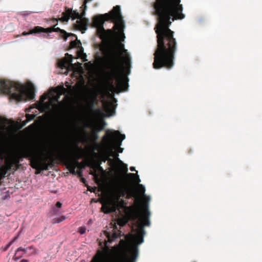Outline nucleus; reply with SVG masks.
<instances>
[{
	"label": "nucleus",
	"mask_w": 262,
	"mask_h": 262,
	"mask_svg": "<svg viewBox=\"0 0 262 262\" xmlns=\"http://www.w3.org/2000/svg\"><path fill=\"white\" fill-rule=\"evenodd\" d=\"M73 57L71 55L67 53L66 57L62 58L58 62V66L62 69H66L67 71L70 70L74 68V64L72 63ZM68 71L65 72L64 74H67Z\"/></svg>",
	"instance_id": "obj_14"
},
{
	"label": "nucleus",
	"mask_w": 262,
	"mask_h": 262,
	"mask_svg": "<svg viewBox=\"0 0 262 262\" xmlns=\"http://www.w3.org/2000/svg\"><path fill=\"white\" fill-rule=\"evenodd\" d=\"M71 46L73 48H80V50H79V52H83V49L81 47V43L80 41V40H76L75 41H72L71 43Z\"/></svg>",
	"instance_id": "obj_18"
},
{
	"label": "nucleus",
	"mask_w": 262,
	"mask_h": 262,
	"mask_svg": "<svg viewBox=\"0 0 262 262\" xmlns=\"http://www.w3.org/2000/svg\"><path fill=\"white\" fill-rule=\"evenodd\" d=\"M129 195H132V196L134 195V193L133 192H129Z\"/></svg>",
	"instance_id": "obj_32"
},
{
	"label": "nucleus",
	"mask_w": 262,
	"mask_h": 262,
	"mask_svg": "<svg viewBox=\"0 0 262 262\" xmlns=\"http://www.w3.org/2000/svg\"><path fill=\"white\" fill-rule=\"evenodd\" d=\"M52 32H60L61 34H62L64 37L65 38V40H66L68 38L67 33V32L64 31L63 30L60 29L59 28L57 27L55 28L54 27H51V28H48L47 29H43L40 27H36L34 29L30 31L29 32L25 33L24 32L23 33V35H27L32 34L33 33H41V32H46V33H50Z\"/></svg>",
	"instance_id": "obj_12"
},
{
	"label": "nucleus",
	"mask_w": 262,
	"mask_h": 262,
	"mask_svg": "<svg viewBox=\"0 0 262 262\" xmlns=\"http://www.w3.org/2000/svg\"><path fill=\"white\" fill-rule=\"evenodd\" d=\"M86 228L85 227H80L78 229V232L81 235L85 233Z\"/></svg>",
	"instance_id": "obj_21"
},
{
	"label": "nucleus",
	"mask_w": 262,
	"mask_h": 262,
	"mask_svg": "<svg viewBox=\"0 0 262 262\" xmlns=\"http://www.w3.org/2000/svg\"><path fill=\"white\" fill-rule=\"evenodd\" d=\"M85 67L89 73H94L96 71V66L91 62L85 63Z\"/></svg>",
	"instance_id": "obj_17"
},
{
	"label": "nucleus",
	"mask_w": 262,
	"mask_h": 262,
	"mask_svg": "<svg viewBox=\"0 0 262 262\" xmlns=\"http://www.w3.org/2000/svg\"><path fill=\"white\" fill-rule=\"evenodd\" d=\"M62 206V204L60 202H57L56 203V206L58 208H60Z\"/></svg>",
	"instance_id": "obj_27"
},
{
	"label": "nucleus",
	"mask_w": 262,
	"mask_h": 262,
	"mask_svg": "<svg viewBox=\"0 0 262 262\" xmlns=\"http://www.w3.org/2000/svg\"><path fill=\"white\" fill-rule=\"evenodd\" d=\"M85 57H86V54H83V55L82 56H81V58H82V59H84V58H85Z\"/></svg>",
	"instance_id": "obj_31"
},
{
	"label": "nucleus",
	"mask_w": 262,
	"mask_h": 262,
	"mask_svg": "<svg viewBox=\"0 0 262 262\" xmlns=\"http://www.w3.org/2000/svg\"><path fill=\"white\" fill-rule=\"evenodd\" d=\"M76 150H59L60 154L68 157V159L67 164V168L73 174H76V173L75 169L77 165L79 164L78 159L80 157L79 152L81 150V149L79 148L77 145L76 146Z\"/></svg>",
	"instance_id": "obj_10"
},
{
	"label": "nucleus",
	"mask_w": 262,
	"mask_h": 262,
	"mask_svg": "<svg viewBox=\"0 0 262 262\" xmlns=\"http://www.w3.org/2000/svg\"><path fill=\"white\" fill-rule=\"evenodd\" d=\"M66 219V217L64 216H62L61 217L58 218L56 221L54 222V223H59Z\"/></svg>",
	"instance_id": "obj_22"
},
{
	"label": "nucleus",
	"mask_w": 262,
	"mask_h": 262,
	"mask_svg": "<svg viewBox=\"0 0 262 262\" xmlns=\"http://www.w3.org/2000/svg\"><path fill=\"white\" fill-rule=\"evenodd\" d=\"M127 192V189L125 187L120 184L115 185L112 190L111 195L101 202L102 211L105 213H110L115 212L119 207L123 208L125 203L120 198L124 197Z\"/></svg>",
	"instance_id": "obj_6"
},
{
	"label": "nucleus",
	"mask_w": 262,
	"mask_h": 262,
	"mask_svg": "<svg viewBox=\"0 0 262 262\" xmlns=\"http://www.w3.org/2000/svg\"><path fill=\"white\" fill-rule=\"evenodd\" d=\"M32 166L34 168H38L39 167L41 166V164L40 162L36 161L34 163L32 164Z\"/></svg>",
	"instance_id": "obj_20"
},
{
	"label": "nucleus",
	"mask_w": 262,
	"mask_h": 262,
	"mask_svg": "<svg viewBox=\"0 0 262 262\" xmlns=\"http://www.w3.org/2000/svg\"><path fill=\"white\" fill-rule=\"evenodd\" d=\"M70 18L72 20L76 19L74 24L76 29L81 31L82 33L87 30L89 25L88 19L80 16L78 12L69 9L66 12L62 13L61 19L63 21H68Z\"/></svg>",
	"instance_id": "obj_9"
},
{
	"label": "nucleus",
	"mask_w": 262,
	"mask_h": 262,
	"mask_svg": "<svg viewBox=\"0 0 262 262\" xmlns=\"http://www.w3.org/2000/svg\"><path fill=\"white\" fill-rule=\"evenodd\" d=\"M125 138V135L121 134L119 131H112L108 129L106 131V135L103 137V141L106 148L114 154V156L115 158H117L119 155L117 153H114L113 149H116L118 152L122 153L123 148L120 146Z\"/></svg>",
	"instance_id": "obj_8"
},
{
	"label": "nucleus",
	"mask_w": 262,
	"mask_h": 262,
	"mask_svg": "<svg viewBox=\"0 0 262 262\" xmlns=\"http://www.w3.org/2000/svg\"><path fill=\"white\" fill-rule=\"evenodd\" d=\"M138 191L140 193L141 196L144 200V204L143 210L141 211L139 209H137L133 213V218L136 220L135 226L133 228V230L135 231V233L129 234L126 235L125 237L128 236H136L137 240L139 242L138 244H142L144 242V235L145 234V231L144 229V226H149L150 223L149 217L150 214L149 211L148 210V203L150 200V196H147L145 192V187L142 184L138 185Z\"/></svg>",
	"instance_id": "obj_4"
},
{
	"label": "nucleus",
	"mask_w": 262,
	"mask_h": 262,
	"mask_svg": "<svg viewBox=\"0 0 262 262\" xmlns=\"http://www.w3.org/2000/svg\"><path fill=\"white\" fill-rule=\"evenodd\" d=\"M34 117H35V115H34L27 114L26 115L27 120L25 121V122L24 123V125H25L26 123H27L29 121H30L32 120H33Z\"/></svg>",
	"instance_id": "obj_19"
},
{
	"label": "nucleus",
	"mask_w": 262,
	"mask_h": 262,
	"mask_svg": "<svg viewBox=\"0 0 262 262\" xmlns=\"http://www.w3.org/2000/svg\"><path fill=\"white\" fill-rule=\"evenodd\" d=\"M105 235L106 238L107 239V242H106L105 246L106 247H108L107 245V243L108 242L110 243H112L114 241H115L117 238L121 236V232L117 233L116 231H113V232H105Z\"/></svg>",
	"instance_id": "obj_16"
},
{
	"label": "nucleus",
	"mask_w": 262,
	"mask_h": 262,
	"mask_svg": "<svg viewBox=\"0 0 262 262\" xmlns=\"http://www.w3.org/2000/svg\"><path fill=\"white\" fill-rule=\"evenodd\" d=\"M136 236H128L121 239L117 247V253L99 250L91 262H136L139 254V241Z\"/></svg>",
	"instance_id": "obj_3"
},
{
	"label": "nucleus",
	"mask_w": 262,
	"mask_h": 262,
	"mask_svg": "<svg viewBox=\"0 0 262 262\" xmlns=\"http://www.w3.org/2000/svg\"><path fill=\"white\" fill-rule=\"evenodd\" d=\"M92 25L97 29V33L104 42L110 43L117 37V49L108 53L105 57L103 67L106 70L104 74V85L110 100L102 102L105 114L100 108L97 112L102 116L110 117L115 113L117 100L113 94L126 91L128 83L126 78L119 74L123 68L126 74H129L131 68V57L121 43L125 38L123 33L124 22L120 12V7L116 6L108 13L96 16L93 18Z\"/></svg>",
	"instance_id": "obj_1"
},
{
	"label": "nucleus",
	"mask_w": 262,
	"mask_h": 262,
	"mask_svg": "<svg viewBox=\"0 0 262 262\" xmlns=\"http://www.w3.org/2000/svg\"><path fill=\"white\" fill-rule=\"evenodd\" d=\"M130 174H131L132 176H134L135 175V174H134V173H131Z\"/></svg>",
	"instance_id": "obj_34"
},
{
	"label": "nucleus",
	"mask_w": 262,
	"mask_h": 262,
	"mask_svg": "<svg viewBox=\"0 0 262 262\" xmlns=\"http://www.w3.org/2000/svg\"><path fill=\"white\" fill-rule=\"evenodd\" d=\"M43 169H48V166H47L46 164L44 165H43Z\"/></svg>",
	"instance_id": "obj_29"
},
{
	"label": "nucleus",
	"mask_w": 262,
	"mask_h": 262,
	"mask_svg": "<svg viewBox=\"0 0 262 262\" xmlns=\"http://www.w3.org/2000/svg\"><path fill=\"white\" fill-rule=\"evenodd\" d=\"M20 253H21V254H23V255H24V254H26V253H24V252H20Z\"/></svg>",
	"instance_id": "obj_33"
},
{
	"label": "nucleus",
	"mask_w": 262,
	"mask_h": 262,
	"mask_svg": "<svg viewBox=\"0 0 262 262\" xmlns=\"http://www.w3.org/2000/svg\"><path fill=\"white\" fill-rule=\"evenodd\" d=\"M66 92V89L63 85L51 89L49 93L45 94L41 96L39 101L34 104V108L38 109L40 112L50 111L52 103L54 101H58L60 96Z\"/></svg>",
	"instance_id": "obj_7"
},
{
	"label": "nucleus",
	"mask_w": 262,
	"mask_h": 262,
	"mask_svg": "<svg viewBox=\"0 0 262 262\" xmlns=\"http://www.w3.org/2000/svg\"><path fill=\"white\" fill-rule=\"evenodd\" d=\"M20 252H24L28 256H32L37 253L38 250L34 246H30L26 248L20 247L15 251V254L13 257L14 260L16 261L23 257V254H21Z\"/></svg>",
	"instance_id": "obj_13"
},
{
	"label": "nucleus",
	"mask_w": 262,
	"mask_h": 262,
	"mask_svg": "<svg viewBox=\"0 0 262 262\" xmlns=\"http://www.w3.org/2000/svg\"><path fill=\"white\" fill-rule=\"evenodd\" d=\"M88 1L90 2V1H92V0H88Z\"/></svg>",
	"instance_id": "obj_35"
},
{
	"label": "nucleus",
	"mask_w": 262,
	"mask_h": 262,
	"mask_svg": "<svg viewBox=\"0 0 262 262\" xmlns=\"http://www.w3.org/2000/svg\"><path fill=\"white\" fill-rule=\"evenodd\" d=\"M77 128V125L75 122H73L71 126L72 129H75Z\"/></svg>",
	"instance_id": "obj_24"
},
{
	"label": "nucleus",
	"mask_w": 262,
	"mask_h": 262,
	"mask_svg": "<svg viewBox=\"0 0 262 262\" xmlns=\"http://www.w3.org/2000/svg\"><path fill=\"white\" fill-rule=\"evenodd\" d=\"M18 237H19V235H17V236H15L13 238V239L12 241H11V242H12V243L13 244L15 241H16L17 240Z\"/></svg>",
	"instance_id": "obj_26"
},
{
	"label": "nucleus",
	"mask_w": 262,
	"mask_h": 262,
	"mask_svg": "<svg viewBox=\"0 0 262 262\" xmlns=\"http://www.w3.org/2000/svg\"><path fill=\"white\" fill-rule=\"evenodd\" d=\"M8 130V127L5 121L0 118V138L5 136V132ZM5 150L0 148V161L5 160V165L8 169H11L14 164L19 163L18 159L14 155H10L7 157L5 156Z\"/></svg>",
	"instance_id": "obj_11"
},
{
	"label": "nucleus",
	"mask_w": 262,
	"mask_h": 262,
	"mask_svg": "<svg viewBox=\"0 0 262 262\" xmlns=\"http://www.w3.org/2000/svg\"><path fill=\"white\" fill-rule=\"evenodd\" d=\"M98 93L97 92L93 91L90 93L89 97H84V101L91 107L94 105L95 102L97 99Z\"/></svg>",
	"instance_id": "obj_15"
},
{
	"label": "nucleus",
	"mask_w": 262,
	"mask_h": 262,
	"mask_svg": "<svg viewBox=\"0 0 262 262\" xmlns=\"http://www.w3.org/2000/svg\"><path fill=\"white\" fill-rule=\"evenodd\" d=\"M130 170L132 171H135V167L132 166V167H130Z\"/></svg>",
	"instance_id": "obj_28"
},
{
	"label": "nucleus",
	"mask_w": 262,
	"mask_h": 262,
	"mask_svg": "<svg viewBox=\"0 0 262 262\" xmlns=\"http://www.w3.org/2000/svg\"><path fill=\"white\" fill-rule=\"evenodd\" d=\"M136 176H137V178H136V182L137 183V184H138V185L139 184H140L139 183L141 182V180H140L138 174H137Z\"/></svg>",
	"instance_id": "obj_25"
},
{
	"label": "nucleus",
	"mask_w": 262,
	"mask_h": 262,
	"mask_svg": "<svg viewBox=\"0 0 262 262\" xmlns=\"http://www.w3.org/2000/svg\"><path fill=\"white\" fill-rule=\"evenodd\" d=\"M180 2L181 0H156L153 5L155 14L158 19L155 28L158 43L154 53L153 67L155 69L163 67L171 69L174 65L177 42L173 37L174 32L169 28L171 21L185 17Z\"/></svg>",
	"instance_id": "obj_2"
},
{
	"label": "nucleus",
	"mask_w": 262,
	"mask_h": 262,
	"mask_svg": "<svg viewBox=\"0 0 262 262\" xmlns=\"http://www.w3.org/2000/svg\"><path fill=\"white\" fill-rule=\"evenodd\" d=\"M20 262H29V261L27 259H22Z\"/></svg>",
	"instance_id": "obj_30"
},
{
	"label": "nucleus",
	"mask_w": 262,
	"mask_h": 262,
	"mask_svg": "<svg viewBox=\"0 0 262 262\" xmlns=\"http://www.w3.org/2000/svg\"><path fill=\"white\" fill-rule=\"evenodd\" d=\"M35 88L32 84L25 86L10 81L0 80V94L9 95L18 101L33 100L35 98Z\"/></svg>",
	"instance_id": "obj_5"
},
{
	"label": "nucleus",
	"mask_w": 262,
	"mask_h": 262,
	"mask_svg": "<svg viewBox=\"0 0 262 262\" xmlns=\"http://www.w3.org/2000/svg\"><path fill=\"white\" fill-rule=\"evenodd\" d=\"M13 244L12 242H10L8 245H7L4 248V251L7 250Z\"/></svg>",
	"instance_id": "obj_23"
}]
</instances>
